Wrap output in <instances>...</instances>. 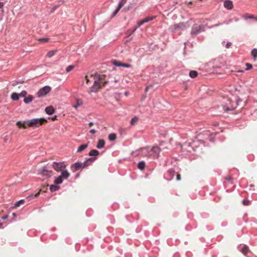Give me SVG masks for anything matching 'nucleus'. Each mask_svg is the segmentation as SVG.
Masks as SVG:
<instances>
[{
    "instance_id": "nucleus-1",
    "label": "nucleus",
    "mask_w": 257,
    "mask_h": 257,
    "mask_svg": "<svg viewBox=\"0 0 257 257\" xmlns=\"http://www.w3.org/2000/svg\"><path fill=\"white\" fill-rule=\"evenodd\" d=\"M160 152V149L157 147H153L150 151L148 150V148H144L142 149V152L143 154L148 153L146 156L148 158L152 159H157L159 157V153Z\"/></svg>"
},
{
    "instance_id": "nucleus-2",
    "label": "nucleus",
    "mask_w": 257,
    "mask_h": 257,
    "mask_svg": "<svg viewBox=\"0 0 257 257\" xmlns=\"http://www.w3.org/2000/svg\"><path fill=\"white\" fill-rule=\"evenodd\" d=\"M95 160V158H88L83 163L76 162L72 164L71 167L73 171L74 172L77 171L80 168H84L90 165Z\"/></svg>"
},
{
    "instance_id": "nucleus-3",
    "label": "nucleus",
    "mask_w": 257,
    "mask_h": 257,
    "mask_svg": "<svg viewBox=\"0 0 257 257\" xmlns=\"http://www.w3.org/2000/svg\"><path fill=\"white\" fill-rule=\"evenodd\" d=\"M47 122V120L44 118H33L26 121L27 125L31 127H38Z\"/></svg>"
},
{
    "instance_id": "nucleus-4",
    "label": "nucleus",
    "mask_w": 257,
    "mask_h": 257,
    "mask_svg": "<svg viewBox=\"0 0 257 257\" xmlns=\"http://www.w3.org/2000/svg\"><path fill=\"white\" fill-rule=\"evenodd\" d=\"M91 78H93L94 83L93 85L90 88L89 93L97 92L99 89L102 88V85L100 84L99 81L101 79L100 76H93V75H91L90 76Z\"/></svg>"
},
{
    "instance_id": "nucleus-5",
    "label": "nucleus",
    "mask_w": 257,
    "mask_h": 257,
    "mask_svg": "<svg viewBox=\"0 0 257 257\" xmlns=\"http://www.w3.org/2000/svg\"><path fill=\"white\" fill-rule=\"evenodd\" d=\"M190 27V25L188 24V22L184 23L181 22L178 24H176L171 25L169 29L173 32H177L179 31H183L185 29H187Z\"/></svg>"
},
{
    "instance_id": "nucleus-6",
    "label": "nucleus",
    "mask_w": 257,
    "mask_h": 257,
    "mask_svg": "<svg viewBox=\"0 0 257 257\" xmlns=\"http://www.w3.org/2000/svg\"><path fill=\"white\" fill-rule=\"evenodd\" d=\"M236 107V104L230 99L227 98L224 100L223 108L225 111L234 110Z\"/></svg>"
},
{
    "instance_id": "nucleus-7",
    "label": "nucleus",
    "mask_w": 257,
    "mask_h": 257,
    "mask_svg": "<svg viewBox=\"0 0 257 257\" xmlns=\"http://www.w3.org/2000/svg\"><path fill=\"white\" fill-rule=\"evenodd\" d=\"M52 166V168L57 172H61L66 168V165L64 162H53Z\"/></svg>"
},
{
    "instance_id": "nucleus-8",
    "label": "nucleus",
    "mask_w": 257,
    "mask_h": 257,
    "mask_svg": "<svg viewBox=\"0 0 257 257\" xmlns=\"http://www.w3.org/2000/svg\"><path fill=\"white\" fill-rule=\"evenodd\" d=\"M51 90V87L48 86H46L41 88L37 92V96L39 97H43L48 94Z\"/></svg>"
},
{
    "instance_id": "nucleus-9",
    "label": "nucleus",
    "mask_w": 257,
    "mask_h": 257,
    "mask_svg": "<svg viewBox=\"0 0 257 257\" xmlns=\"http://www.w3.org/2000/svg\"><path fill=\"white\" fill-rule=\"evenodd\" d=\"M202 31L203 29L202 26L195 24L192 27L191 34L193 36H195Z\"/></svg>"
},
{
    "instance_id": "nucleus-10",
    "label": "nucleus",
    "mask_w": 257,
    "mask_h": 257,
    "mask_svg": "<svg viewBox=\"0 0 257 257\" xmlns=\"http://www.w3.org/2000/svg\"><path fill=\"white\" fill-rule=\"evenodd\" d=\"M39 173L44 177H50L53 175V172L52 171L47 170L46 167H44L40 170Z\"/></svg>"
},
{
    "instance_id": "nucleus-11",
    "label": "nucleus",
    "mask_w": 257,
    "mask_h": 257,
    "mask_svg": "<svg viewBox=\"0 0 257 257\" xmlns=\"http://www.w3.org/2000/svg\"><path fill=\"white\" fill-rule=\"evenodd\" d=\"M113 64L114 65H115L116 66H118V67L122 66V67H126V68H130L131 67V65L128 64L123 63H121V62L118 61L117 60H114L113 61Z\"/></svg>"
},
{
    "instance_id": "nucleus-12",
    "label": "nucleus",
    "mask_w": 257,
    "mask_h": 257,
    "mask_svg": "<svg viewBox=\"0 0 257 257\" xmlns=\"http://www.w3.org/2000/svg\"><path fill=\"white\" fill-rule=\"evenodd\" d=\"M127 0H121L120 2L118 4V7L114 11L113 13V16H114L120 10V9L124 6V5L126 3Z\"/></svg>"
},
{
    "instance_id": "nucleus-13",
    "label": "nucleus",
    "mask_w": 257,
    "mask_h": 257,
    "mask_svg": "<svg viewBox=\"0 0 257 257\" xmlns=\"http://www.w3.org/2000/svg\"><path fill=\"white\" fill-rule=\"evenodd\" d=\"M93 76H100L101 79H100L99 82L100 84L102 85V87L104 86L107 82V81L105 80V76L104 75H99L96 74Z\"/></svg>"
},
{
    "instance_id": "nucleus-14",
    "label": "nucleus",
    "mask_w": 257,
    "mask_h": 257,
    "mask_svg": "<svg viewBox=\"0 0 257 257\" xmlns=\"http://www.w3.org/2000/svg\"><path fill=\"white\" fill-rule=\"evenodd\" d=\"M224 6L228 10H231L233 7L232 2L231 1H225L224 3Z\"/></svg>"
},
{
    "instance_id": "nucleus-15",
    "label": "nucleus",
    "mask_w": 257,
    "mask_h": 257,
    "mask_svg": "<svg viewBox=\"0 0 257 257\" xmlns=\"http://www.w3.org/2000/svg\"><path fill=\"white\" fill-rule=\"evenodd\" d=\"M61 175H60L63 179H67L70 176L69 173L66 170H63L61 172Z\"/></svg>"
},
{
    "instance_id": "nucleus-16",
    "label": "nucleus",
    "mask_w": 257,
    "mask_h": 257,
    "mask_svg": "<svg viewBox=\"0 0 257 257\" xmlns=\"http://www.w3.org/2000/svg\"><path fill=\"white\" fill-rule=\"evenodd\" d=\"M45 112L47 114L51 115L54 112V109L52 106H49L46 107Z\"/></svg>"
},
{
    "instance_id": "nucleus-17",
    "label": "nucleus",
    "mask_w": 257,
    "mask_h": 257,
    "mask_svg": "<svg viewBox=\"0 0 257 257\" xmlns=\"http://www.w3.org/2000/svg\"><path fill=\"white\" fill-rule=\"evenodd\" d=\"M105 141L103 140H99L98 141L96 147L97 149H101L104 147Z\"/></svg>"
},
{
    "instance_id": "nucleus-18",
    "label": "nucleus",
    "mask_w": 257,
    "mask_h": 257,
    "mask_svg": "<svg viewBox=\"0 0 257 257\" xmlns=\"http://www.w3.org/2000/svg\"><path fill=\"white\" fill-rule=\"evenodd\" d=\"M33 96L31 95H29L28 96H26L24 99V101L25 103H29L33 100Z\"/></svg>"
},
{
    "instance_id": "nucleus-19",
    "label": "nucleus",
    "mask_w": 257,
    "mask_h": 257,
    "mask_svg": "<svg viewBox=\"0 0 257 257\" xmlns=\"http://www.w3.org/2000/svg\"><path fill=\"white\" fill-rule=\"evenodd\" d=\"M88 147L87 144H83L80 146L77 150V153H81Z\"/></svg>"
},
{
    "instance_id": "nucleus-20",
    "label": "nucleus",
    "mask_w": 257,
    "mask_h": 257,
    "mask_svg": "<svg viewBox=\"0 0 257 257\" xmlns=\"http://www.w3.org/2000/svg\"><path fill=\"white\" fill-rule=\"evenodd\" d=\"M241 18L243 19L246 20L247 19H252L254 18V16L249 14H245L241 16Z\"/></svg>"
},
{
    "instance_id": "nucleus-21",
    "label": "nucleus",
    "mask_w": 257,
    "mask_h": 257,
    "mask_svg": "<svg viewBox=\"0 0 257 257\" xmlns=\"http://www.w3.org/2000/svg\"><path fill=\"white\" fill-rule=\"evenodd\" d=\"M16 125L19 126V127H23V128H26L27 127V123L26 121L22 122L21 121H19L17 122Z\"/></svg>"
},
{
    "instance_id": "nucleus-22",
    "label": "nucleus",
    "mask_w": 257,
    "mask_h": 257,
    "mask_svg": "<svg viewBox=\"0 0 257 257\" xmlns=\"http://www.w3.org/2000/svg\"><path fill=\"white\" fill-rule=\"evenodd\" d=\"M145 167H146V164H145V162H144V161H141L138 164V168L142 171H143L145 169Z\"/></svg>"
},
{
    "instance_id": "nucleus-23",
    "label": "nucleus",
    "mask_w": 257,
    "mask_h": 257,
    "mask_svg": "<svg viewBox=\"0 0 257 257\" xmlns=\"http://www.w3.org/2000/svg\"><path fill=\"white\" fill-rule=\"evenodd\" d=\"M99 152L96 150H92L89 153V156H97L99 155Z\"/></svg>"
},
{
    "instance_id": "nucleus-24",
    "label": "nucleus",
    "mask_w": 257,
    "mask_h": 257,
    "mask_svg": "<svg viewBox=\"0 0 257 257\" xmlns=\"http://www.w3.org/2000/svg\"><path fill=\"white\" fill-rule=\"evenodd\" d=\"M241 252L244 254V255H246V254L248 253V252L249 251V249H248V247L247 246H246V245H244L242 248L241 249Z\"/></svg>"
},
{
    "instance_id": "nucleus-25",
    "label": "nucleus",
    "mask_w": 257,
    "mask_h": 257,
    "mask_svg": "<svg viewBox=\"0 0 257 257\" xmlns=\"http://www.w3.org/2000/svg\"><path fill=\"white\" fill-rule=\"evenodd\" d=\"M19 97H20L19 94H18L16 92L13 93L11 96V98L14 100H19Z\"/></svg>"
},
{
    "instance_id": "nucleus-26",
    "label": "nucleus",
    "mask_w": 257,
    "mask_h": 257,
    "mask_svg": "<svg viewBox=\"0 0 257 257\" xmlns=\"http://www.w3.org/2000/svg\"><path fill=\"white\" fill-rule=\"evenodd\" d=\"M63 182V178L59 176L57 177L54 181V183L55 184H60Z\"/></svg>"
},
{
    "instance_id": "nucleus-27",
    "label": "nucleus",
    "mask_w": 257,
    "mask_h": 257,
    "mask_svg": "<svg viewBox=\"0 0 257 257\" xmlns=\"http://www.w3.org/2000/svg\"><path fill=\"white\" fill-rule=\"evenodd\" d=\"M198 75V73L197 71L194 70H192L189 73V76L191 78H194L196 77Z\"/></svg>"
},
{
    "instance_id": "nucleus-28",
    "label": "nucleus",
    "mask_w": 257,
    "mask_h": 257,
    "mask_svg": "<svg viewBox=\"0 0 257 257\" xmlns=\"http://www.w3.org/2000/svg\"><path fill=\"white\" fill-rule=\"evenodd\" d=\"M59 188H60V187L59 186H56L55 185H51L50 186V190H51V192L56 191L59 190Z\"/></svg>"
},
{
    "instance_id": "nucleus-29",
    "label": "nucleus",
    "mask_w": 257,
    "mask_h": 257,
    "mask_svg": "<svg viewBox=\"0 0 257 257\" xmlns=\"http://www.w3.org/2000/svg\"><path fill=\"white\" fill-rule=\"evenodd\" d=\"M109 140L111 141H114L116 138V135L114 133H112L108 136Z\"/></svg>"
},
{
    "instance_id": "nucleus-30",
    "label": "nucleus",
    "mask_w": 257,
    "mask_h": 257,
    "mask_svg": "<svg viewBox=\"0 0 257 257\" xmlns=\"http://www.w3.org/2000/svg\"><path fill=\"white\" fill-rule=\"evenodd\" d=\"M56 52H57V50H53V51H49L47 54V56L49 58H51L52 56H53L56 54Z\"/></svg>"
},
{
    "instance_id": "nucleus-31",
    "label": "nucleus",
    "mask_w": 257,
    "mask_h": 257,
    "mask_svg": "<svg viewBox=\"0 0 257 257\" xmlns=\"http://www.w3.org/2000/svg\"><path fill=\"white\" fill-rule=\"evenodd\" d=\"M41 191H42V190L40 189V191L37 193L35 194V195H30L27 198V199L29 201L30 200H31L32 198L37 197L39 195L40 192H41Z\"/></svg>"
},
{
    "instance_id": "nucleus-32",
    "label": "nucleus",
    "mask_w": 257,
    "mask_h": 257,
    "mask_svg": "<svg viewBox=\"0 0 257 257\" xmlns=\"http://www.w3.org/2000/svg\"><path fill=\"white\" fill-rule=\"evenodd\" d=\"M49 40V38H39L38 39V41L41 43H47Z\"/></svg>"
},
{
    "instance_id": "nucleus-33",
    "label": "nucleus",
    "mask_w": 257,
    "mask_h": 257,
    "mask_svg": "<svg viewBox=\"0 0 257 257\" xmlns=\"http://www.w3.org/2000/svg\"><path fill=\"white\" fill-rule=\"evenodd\" d=\"M138 117L135 116L133 117L131 120V124L132 125H135L138 121Z\"/></svg>"
},
{
    "instance_id": "nucleus-34",
    "label": "nucleus",
    "mask_w": 257,
    "mask_h": 257,
    "mask_svg": "<svg viewBox=\"0 0 257 257\" xmlns=\"http://www.w3.org/2000/svg\"><path fill=\"white\" fill-rule=\"evenodd\" d=\"M82 104V100H79V99H77V101H76V104H75V105H73V107L77 109V107L80 106V105H81Z\"/></svg>"
},
{
    "instance_id": "nucleus-35",
    "label": "nucleus",
    "mask_w": 257,
    "mask_h": 257,
    "mask_svg": "<svg viewBox=\"0 0 257 257\" xmlns=\"http://www.w3.org/2000/svg\"><path fill=\"white\" fill-rule=\"evenodd\" d=\"M24 200H21L18 202H17L15 204V208H17L19 207L21 205L23 204L24 203Z\"/></svg>"
},
{
    "instance_id": "nucleus-36",
    "label": "nucleus",
    "mask_w": 257,
    "mask_h": 257,
    "mask_svg": "<svg viewBox=\"0 0 257 257\" xmlns=\"http://www.w3.org/2000/svg\"><path fill=\"white\" fill-rule=\"evenodd\" d=\"M155 18V17H148L143 19L145 23H148L152 20H153Z\"/></svg>"
},
{
    "instance_id": "nucleus-37",
    "label": "nucleus",
    "mask_w": 257,
    "mask_h": 257,
    "mask_svg": "<svg viewBox=\"0 0 257 257\" xmlns=\"http://www.w3.org/2000/svg\"><path fill=\"white\" fill-rule=\"evenodd\" d=\"M251 55L254 58H256L257 57V49H254L251 51Z\"/></svg>"
},
{
    "instance_id": "nucleus-38",
    "label": "nucleus",
    "mask_w": 257,
    "mask_h": 257,
    "mask_svg": "<svg viewBox=\"0 0 257 257\" xmlns=\"http://www.w3.org/2000/svg\"><path fill=\"white\" fill-rule=\"evenodd\" d=\"M168 173L171 177V178L170 179V180H172L175 175V172L172 170H169L168 171Z\"/></svg>"
},
{
    "instance_id": "nucleus-39",
    "label": "nucleus",
    "mask_w": 257,
    "mask_h": 257,
    "mask_svg": "<svg viewBox=\"0 0 257 257\" xmlns=\"http://www.w3.org/2000/svg\"><path fill=\"white\" fill-rule=\"evenodd\" d=\"M27 94V92L25 90H24V91H22L20 94H19V95L21 97H25L26 96Z\"/></svg>"
},
{
    "instance_id": "nucleus-40",
    "label": "nucleus",
    "mask_w": 257,
    "mask_h": 257,
    "mask_svg": "<svg viewBox=\"0 0 257 257\" xmlns=\"http://www.w3.org/2000/svg\"><path fill=\"white\" fill-rule=\"evenodd\" d=\"M74 68V66L72 65H70L67 67L66 70L67 72H69L71 71Z\"/></svg>"
},
{
    "instance_id": "nucleus-41",
    "label": "nucleus",
    "mask_w": 257,
    "mask_h": 257,
    "mask_svg": "<svg viewBox=\"0 0 257 257\" xmlns=\"http://www.w3.org/2000/svg\"><path fill=\"white\" fill-rule=\"evenodd\" d=\"M246 68L245 69V70H250L252 68V66L251 64H249V63H246Z\"/></svg>"
},
{
    "instance_id": "nucleus-42",
    "label": "nucleus",
    "mask_w": 257,
    "mask_h": 257,
    "mask_svg": "<svg viewBox=\"0 0 257 257\" xmlns=\"http://www.w3.org/2000/svg\"><path fill=\"white\" fill-rule=\"evenodd\" d=\"M243 204L244 205H248L249 204V201L247 199H244L243 200Z\"/></svg>"
},
{
    "instance_id": "nucleus-43",
    "label": "nucleus",
    "mask_w": 257,
    "mask_h": 257,
    "mask_svg": "<svg viewBox=\"0 0 257 257\" xmlns=\"http://www.w3.org/2000/svg\"><path fill=\"white\" fill-rule=\"evenodd\" d=\"M144 23H145V22H144V20H142L140 21V22H139L138 23V26H137V27L139 28V27H140L141 25H142L143 24H144Z\"/></svg>"
},
{
    "instance_id": "nucleus-44",
    "label": "nucleus",
    "mask_w": 257,
    "mask_h": 257,
    "mask_svg": "<svg viewBox=\"0 0 257 257\" xmlns=\"http://www.w3.org/2000/svg\"><path fill=\"white\" fill-rule=\"evenodd\" d=\"M85 80H86V84H88V83L89 82L90 80H89V79L88 78V76H85Z\"/></svg>"
},
{
    "instance_id": "nucleus-45",
    "label": "nucleus",
    "mask_w": 257,
    "mask_h": 257,
    "mask_svg": "<svg viewBox=\"0 0 257 257\" xmlns=\"http://www.w3.org/2000/svg\"><path fill=\"white\" fill-rule=\"evenodd\" d=\"M181 175H180V174H178L177 175L176 180H177V181H180V180H181Z\"/></svg>"
},
{
    "instance_id": "nucleus-46",
    "label": "nucleus",
    "mask_w": 257,
    "mask_h": 257,
    "mask_svg": "<svg viewBox=\"0 0 257 257\" xmlns=\"http://www.w3.org/2000/svg\"><path fill=\"white\" fill-rule=\"evenodd\" d=\"M225 179L226 180H227L228 181H230L232 180V178L231 177L229 176V177H226L225 178Z\"/></svg>"
},
{
    "instance_id": "nucleus-47",
    "label": "nucleus",
    "mask_w": 257,
    "mask_h": 257,
    "mask_svg": "<svg viewBox=\"0 0 257 257\" xmlns=\"http://www.w3.org/2000/svg\"><path fill=\"white\" fill-rule=\"evenodd\" d=\"M231 45V42H228L226 44V48H228Z\"/></svg>"
},
{
    "instance_id": "nucleus-48",
    "label": "nucleus",
    "mask_w": 257,
    "mask_h": 257,
    "mask_svg": "<svg viewBox=\"0 0 257 257\" xmlns=\"http://www.w3.org/2000/svg\"><path fill=\"white\" fill-rule=\"evenodd\" d=\"M90 133L91 134H94L96 133V131L94 129H92L90 131Z\"/></svg>"
},
{
    "instance_id": "nucleus-49",
    "label": "nucleus",
    "mask_w": 257,
    "mask_h": 257,
    "mask_svg": "<svg viewBox=\"0 0 257 257\" xmlns=\"http://www.w3.org/2000/svg\"><path fill=\"white\" fill-rule=\"evenodd\" d=\"M57 8V6H54V8L52 9L51 12H54Z\"/></svg>"
},
{
    "instance_id": "nucleus-50",
    "label": "nucleus",
    "mask_w": 257,
    "mask_h": 257,
    "mask_svg": "<svg viewBox=\"0 0 257 257\" xmlns=\"http://www.w3.org/2000/svg\"><path fill=\"white\" fill-rule=\"evenodd\" d=\"M8 215H5V216L2 217V219H3V220L6 219L7 218H8Z\"/></svg>"
},
{
    "instance_id": "nucleus-51",
    "label": "nucleus",
    "mask_w": 257,
    "mask_h": 257,
    "mask_svg": "<svg viewBox=\"0 0 257 257\" xmlns=\"http://www.w3.org/2000/svg\"><path fill=\"white\" fill-rule=\"evenodd\" d=\"M4 7V3H0V8H2Z\"/></svg>"
},
{
    "instance_id": "nucleus-52",
    "label": "nucleus",
    "mask_w": 257,
    "mask_h": 257,
    "mask_svg": "<svg viewBox=\"0 0 257 257\" xmlns=\"http://www.w3.org/2000/svg\"><path fill=\"white\" fill-rule=\"evenodd\" d=\"M93 123L92 122H90L89 123L88 125L90 127L92 126L93 125Z\"/></svg>"
},
{
    "instance_id": "nucleus-53",
    "label": "nucleus",
    "mask_w": 257,
    "mask_h": 257,
    "mask_svg": "<svg viewBox=\"0 0 257 257\" xmlns=\"http://www.w3.org/2000/svg\"><path fill=\"white\" fill-rule=\"evenodd\" d=\"M56 117H57L56 116H54V117H53L52 118V120H56Z\"/></svg>"
},
{
    "instance_id": "nucleus-54",
    "label": "nucleus",
    "mask_w": 257,
    "mask_h": 257,
    "mask_svg": "<svg viewBox=\"0 0 257 257\" xmlns=\"http://www.w3.org/2000/svg\"><path fill=\"white\" fill-rule=\"evenodd\" d=\"M3 228V223L0 221V228Z\"/></svg>"
},
{
    "instance_id": "nucleus-55",
    "label": "nucleus",
    "mask_w": 257,
    "mask_h": 257,
    "mask_svg": "<svg viewBox=\"0 0 257 257\" xmlns=\"http://www.w3.org/2000/svg\"><path fill=\"white\" fill-rule=\"evenodd\" d=\"M138 28V27H137L135 28L134 29L133 31V32L134 33V32H135V31H136V30L137 29V28Z\"/></svg>"
},
{
    "instance_id": "nucleus-56",
    "label": "nucleus",
    "mask_w": 257,
    "mask_h": 257,
    "mask_svg": "<svg viewBox=\"0 0 257 257\" xmlns=\"http://www.w3.org/2000/svg\"><path fill=\"white\" fill-rule=\"evenodd\" d=\"M252 19H254L255 20L257 21V17L254 16V18Z\"/></svg>"
},
{
    "instance_id": "nucleus-57",
    "label": "nucleus",
    "mask_w": 257,
    "mask_h": 257,
    "mask_svg": "<svg viewBox=\"0 0 257 257\" xmlns=\"http://www.w3.org/2000/svg\"><path fill=\"white\" fill-rule=\"evenodd\" d=\"M192 4V2H190L189 3V4L191 5Z\"/></svg>"
},
{
    "instance_id": "nucleus-58",
    "label": "nucleus",
    "mask_w": 257,
    "mask_h": 257,
    "mask_svg": "<svg viewBox=\"0 0 257 257\" xmlns=\"http://www.w3.org/2000/svg\"><path fill=\"white\" fill-rule=\"evenodd\" d=\"M238 72H243V70H240V71H238Z\"/></svg>"
}]
</instances>
